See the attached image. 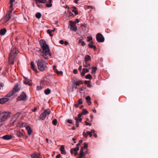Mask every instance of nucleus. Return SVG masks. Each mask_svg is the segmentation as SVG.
<instances>
[{
    "label": "nucleus",
    "mask_w": 158,
    "mask_h": 158,
    "mask_svg": "<svg viewBox=\"0 0 158 158\" xmlns=\"http://www.w3.org/2000/svg\"><path fill=\"white\" fill-rule=\"evenodd\" d=\"M40 46L43 49V53L46 56L49 53V49L48 45L47 44L46 42L44 40H41L40 41ZM43 56H44V58L46 60L48 59L49 58L48 56H44V55Z\"/></svg>",
    "instance_id": "nucleus-1"
},
{
    "label": "nucleus",
    "mask_w": 158,
    "mask_h": 158,
    "mask_svg": "<svg viewBox=\"0 0 158 158\" xmlns=\"http://www.w3.org/2000/svg\"><path fill=\"white\" fill-rule=\"evenodd\" d=\"M38 69L40 71L43 72L47 68V63L41 59H39L37 61Z\"/></svg>",
    "instance_id": "nucleus-2"
},
{
    "label": "nucleus",
    "mask_w": 158,
    "mask_h": 158,
    "mask_svg": "<svg viewBox=\"0 0 158 158\" xmlns=\"http://www.w3.org/2000/svg\"><path fill=\"white\" fill-rule=\"evenodd\" d=\"M18 53V50L15 47H12L11 48L9 56L16 57Z\"/></svg>",
    "instance_id": "nucleus-3"
},
{
    "label": "nucleus",
    "mask_w": 158,
    "mask_h": 158,
    "mask_svg": "<svg viewBox=\"0 0 158 158\" xmlns=\"http://www.w3.org/2000/svg\"><path fill=\"white\" fill-rule=\"evenodd\" d=\"M27 95L26 93L23 92L20 96L17 98V100L18 101H25L26 99Z\"/></svg>",
    "instance_id": "nucleus-4"
},
{
    "label": "nucleus",
    "mask_w": 158,
    "mask_h": 158,
    "mask_svg": "<svg viewBox=\"0 0 158 158\" xmlns=\"http://www.w3.org/2000/svg\"><path fill=\"white\" fill-rule=\"evenodd\" d=\"M96 40L99 42H103L104 41V38L103 35L101 33H98L96 36Z\"/></svg>",
    "instance_id": "nucleus-5"
},
{
    "label": "nucleus",
    "mask_w": 158,
    "mask_h": 158,
    "mask_svg": "<svg viewBox=\"0 0 158 158\" xmlns=\"http://www.w3.org/2000/svg\"><path fill=\"white\" fill-rule=\"evenodd\" d=\"M12 10H10L6 13L5 17L4 18V20L5 22L8 21L11 18V14L12 12Z\"/></svg>",
    "instance_id": "nucleus-6"
},
{
    "label": "nucleus",
    "mask_w": 158,
    "mask_h": 158,
    "mask_svg": "<svg viewBox=\"0 0 158 158\" xmlns=\"http://www.w3.org/2000/svg\"><path fill=\"white\" fill-rule=\"evenodd\" d=\"M89 70L88 69L83 68L82 70V71L81 72V75L82 77H83L85 75L86 73H88Z\"/></svg>",
    "instance_id": "nucleus-7"
},
{
    "label": "nucleus",
    "mask_w": 158,
    "mask_h": 158,
    "mask_svg": "<svg viewBox=\"0 0 158 158\" xmlns=\"http://www.w3.org/2000/svg\"><path fill=\"white\" fill-rule=\"evenodd\" d=\"M19 89L18 85L16 84L11 90L12 91H14V93L15 94L18 91Z\"/></svg>",
    "instance_id": "nucleus-8"
},
{
    "label": "nucleus",
    "mask_w": 158,
    "mask_h": 158,
    "mask_svg": "<svg viewBox=\"0 0 158 158\" xmlns=\"http://www.w3.org/2000/svg\"><path fill=\"white\" fill-rule=\"evenodd\" d=\"M20 114V113L18 112L15 114L13 117L12 118V120H13V124L15 122L16 120L18 118V117H19Z\"/></svg>",
    "instance_id": "nucleus-9"
},
{
    "label": "nucleus",
    "mask_w": 158,
    "mask_h": 158,
    "mask_svg": "<svg viewBox=\"0 0 158 158\" xmlns=\"http://www.w3.org/2000/svg\"><path fill=\"white\" fill-rule=\"evenodd\" d=\"M9 99L6 98H4L0 99V103L3 104L8 101Z\"/></svg>",
    "instance_id": "nucleus-10"
},
{
    "label": "nucleus",
    "mask_w": 158,
    "mask_h": 158,
    "mask_svg": "<svg viewBox=\"0 0 158 158\" xmlns=\"http://www.w3.org/2000/svg\"><path fill=\"white\" fill-rule=\"evenodd\" d=\"M24 83L25 84H27L29 85H32V83L31 81L29 80L27 78H25V80L24 81Z\"/></svg>",
    "instance_id": "nucleus-11"
},
{
    "label": "nucleus",
    "mask_w": 158,
    "mask_h": 158,
    "mask_svg": "<svg viewBox=\"0 0 158 158\" xmlns=\"http://www.w3.org/2000/svg\"><path fill=\"white\" fill-rule=\"evenodd\" d=\"M6 32V30L5 28H3L0 30V35H5Z\"/></svg>",
    "instance_id": "nucleus-12"
},
{
    "label": "nucleus",
    "mask_w": 158,
    "mask_h": 158,
    "mask_svg": "<svg viewBox=\"0 0 158 158\" xmlns=\"http://www.w3.org/2000/svg\"><path fill=\"white\" fill-rule=\"evenodd\" d=\"M2 138L4 140H9L12 138V136L9 135H6L2 136Z\"/></svg>",
    "instance_id": "nucleus-13"
},
{
    "label": "nucleus",
    "mask_w": 158,
    "mask_h": 158,
    "mask_svg": "<svg viewBox=\"0 0 158 158\" xmlns=\"http://www.w3.org/2000/svg\"><path fill=\"white\" fill-rule=\"evenodd\" d=\"M60 150L62 154H66V152L65 151L64 146V145H62L60 147Z\"/></svg>",
    "instance_id": "nucleus-14"
},
{
    "label": "nucleus",
    "mask_w": 158,
    "mask_h": 158,
    "mask_svg": "<svg viewBox=\"0 0 158 158\" xmlns=\"http://www.w3.org/2000/svg\"><path fill=\"white\" fill-rule=\"evenodd\" d=\"M70 29L71 30L74 31H76L77 29V27L76 26V25H70Z\"/></svg>",
    "instance_id": "nucleus-15"
},
{
    "label": "nucleus",
    "mask_w": 158,
    "mask_h": 158,
    "mask_svg": "<svg viewBox=\"0 0 158 158\" xmlns=\"http://www.w3.org/2000/svg\"><path fill=\"white\" fill-rule=\"evenodd\" d=\"M15 57H9V63L10 64H14V59H15Z\"/></svg>",
    "instance_id": "nucleus-16"
},
{
    "label": "nucleus",
    "mask_w": 158,
    "mask_h": 158,
    "mask_svg": "<svg viewBox=\"0 0 158 158\" xmlns=\"http://www.w3.org/2000/svg\"><path fill=\"white\" fill-rule=\"evenodd\" d=\"M83 66L85 67L88 68H90V64L89 63H88L87 61H84L83 62Z\"/></svg>",
    "instance_id": "nucleus-17"
},
{
    "label": "nucleus",
    "mask_w": 158,
    "mask_h": 158,
    "mask_svg": "<svg viewBox=\"0 0 158 158\" xmlns=\"http://www.w3.org/2000/svg\"><path fill=\"white\" fill-rule=\"evenodd\" d=\"M31 69L33 70L36 73L37 72V70L35 68V65H34V63L33 61H31Z\"/></svg>",
    "instance_id": "nucleus-18"
},
{
    "label": "nucleus",
    "mask_w": 158,
    "mask_h": 158,
    "mask_svg": "<svg viewBox=\"0 0 158 158\" xmlns=\"http://www.w3.org/2000/svg\"><path fill=\"white\" fill-rule=\"evenodd\" d=\"M79 147H76L70 150L71 154H73L74 152L77 151L79 150Z\"/></svg>",
    "instance_id": "nucleus-19"
},
{
    "label": "nucleus",
    "mask_w": 158,
    "mask_h": 158,
    "mask_svg": "<svg viewBox=\"0 0 158 158\" xmlns=\"http://www.w3.org/2000/svg\"><path fill=\"white\" fill-rule=\"evenodd\" d=\"M26 129L27 131V134L28 135H30L32 131L30 127L29 126H27Z\"/></svg>",
    "instance_id": "nucleus-20"
},
{
    "label": "nucleus",
    "mask_w": 158,
    "mask_h": 158,
    "mask_svg": "<svg viewBox=\"0 0 158 158\" xmlns=\"http://www.w3.org/2000/svg\"><path fill=\"white\" fill-rule=\"evenodd\" d=\"M86 99L88 105H90L91 103L90 97L89 96H87L86 97Z\"/></svg>",
    "instance_id": "nucleus-21"
},
{
    "label": "nucleus",
    "mask_w": 158,
    "mask_h": 158,
    "mask_svg": "<svg viewBox=\"0 0 158 158\" xmlns=\"http://www.w3.org/2000/svg\"><path fill=\"white\" fill-rule=\"evenodd\" d=\"M51 112L50 110L49 109H48L44 111L43 112L44 113H45V115L46 116L47 115H49Z\"/></svg>",
    "instance_id": "nucleus-22"
},
{
    "label": "nucleus",
    "mask_w": 158,
    "mask_h": 158,
    "mask_svg": "<svg viewBox=\"0 0 158 158\" xmlns=\"http://www.w3.org/2000/svg\"><path fill=\"white\" fill-rule=\"evenodd\" d=\"M14 94V91H12L11 90L8 94L6 95V97H10Z\"/></svg>",
    "instance_id": "nucleus-23"
},
{
    "label": "nucleus",
    "mask_w": 158,
    "mask_h": 158,
    "mask_svg": "<svg viewBox=\"0 0 158 158\" xmlns=\"http://www.w3.org/2000/svg\"><path fill=\"white\" fill-rule=\"evenodd\" d=\"M16 135L19 137H21L23 136V135L20 131H17L16 133Z\"/></svg>",
    "instance_id": "nucleus-24"
},
{
    "label": "nucleus",
    "mask_w": 158,
    "mask_h": 158,
    "mask_svg": "<svg viewBox=\"0 0 158 158\" xmlns=\"http://www.w3.org/2000/svg\"><path fill=\"white\" fill-rule=\"evenodd\" d=\"M84 59L85 61L87 62L88 61L90 60H91V57L87 55L85 57Z\"/></svg>",
    "instance_id": "nucleus-25"
},
{
    "label": "nucleus",
    "mask_w": 158,
    "mask_h": 158,
    "mask_svg": "<svg viewBox=\"0 0 158 158\" xmlns=\"http://www.w3.org/2000/svg\"><path fill=\"white\" fill-rule=\"evenodd\" d=\"M44 114H45V113H43L40 114V119L43 120L45 119L46 116Z\"/></svg>",
    "instance_id": "nucleus-26"
},
{
    "label": "nucleus",
    "mask_w": 158,
    "mask_h": 158,
    "mask_svg": "<svg viewBox=\"0 0 158 158\" xmlns=\"http://www.w3.org/2000/svg\"><path fill=\"white\" fill-rule=\"evenodd\" d=\"M83 83V82L82 80L78 81H76L75 82V84L77 86H79L80 84H82Z\"/></svg>",
    "instance_id": "nucleus-27"
},
{
    "label": "nucleus",
    "mask_w": 158,
    "mask_h": 158,
    "mask_svg": "<svg viewBox=\"0 0 158 158\" xmlns=\"http://www.w3.org/2000/svg\"><path fill=\"white\" fill-rule=\"evenodd\" d=\"M51 90L49 88H47L44 91V93L46 95H48L49 94L51 93Z\"/></svg>",
    "instance_id": "nucleus-28"
},
{
    "label": "nucleus",
    "mask_w": 158,
    "mask_h": 158,
    "mask_svg": "<svg viewBox=\"0 0 158 158\" xmlns=\"http://www.w3.org/2000/svg\"><path fill=\"white\" fill-rule=\"evenodd\" d=\"M31 158H40L39 156L36 154H32L31 156Z\"/></svg>",
    "instance_id": "nucleus-29"
},
{
    "label": "nucleus",
    "mask_w": 158,
    "mask_h": 158,
    "mask_svg": "<svg viewBox=\"0 0 158 158\" xmlns=\"http://www.w3.org/2000/svg\"><path fill=\"white\" fill-rule=\"evenodd\" d=\"M73 10H72V12L74 13L76 15H77L78 14V12L77 10H76L77 9V8L76 7L73 6Z\"/></svg>",
    "instance_id": "nucleus-30"
},
{
    "label": "nucleus",
    "mask_w": 158,
    "mask_h": 158,
    "mask_svg": "<svg viewBox=\"0 0 158 158\" xmlns=\"http://www.w3.org/2000/svg\"><path fill=\"white\" fill-rule=\"evenodd\" d=\"M35 17L37 19H39L41 17V14L40 12H37L35 14Z\"/></svg>",
    "instance_id": "nucleus-31"
},
{
    "label": "nucleus",
    "mask_w": 158,
    "mask_h": 158,
    "mask_svg": "<svg viewBox=\"0 0 158 158\" xmlns=\"http://www.w3.org/2000/svg\"><path fill=\"white\" fill-rule=\"evenodd\" d=\"M85 78L86 79H92L93 77L90 74H88L85 76Z\"/></svg>",
    "instance_id": "nucleus-32"
},
{
    "label": "nucleus",
    "mask_w": 158,
    "mask_h": 158,
    "mask_svg": "<svg viewBox=\"0 0 158 158\" xmlns=\"http://www.w3.org/2000/svg\"><path fill=\"white\" fill-rule=\"evenodd\" d=\"M92 73H95L96 72V71L97 70V68L96 67H92Z\"/></svg>",
    "instance_id": "nucleus-33"
},
{
    "label": "nucleus",
    "mask_w": 158,
    "mask_h": 158,
    "mask_svg": "<svg viewBox=\"0 0 158 158\" xmlns=\"http://www.w3.org/2000/svg\"><path fill=\"white\" fill-rule=\"evenodd\" d=\"M79 43H81L82 46H84L85 44V42L82 41V39H80L79 40Z\"/></svg>",
    "instance_id": "nucleus-34"
},
{
    "label": "nucleus",
    "mask_w": 158,
    "mask_h": 158,
    "mask_svg": "<svg viewBox=\"0 0 158 158\" xmlns=\"http://www.w3.org/2000/svg\"><path fill=\"white\" fill-rule=\"evenodd\" d=\"M57 120L55 119L52 121V124L54 126H56L57 124Z\"/></svg>",
    "instance_id": "nucleus-35"
},
{
    "label": "nucleus",
    "mask_w": 158,
    "mask_h": 158,
    "mask_svg": "<svg viewBox=\"0 0 158 158\" xmlns=\"http://www.w3.org/2000/svg\"><path fill=\"white\" fill-rule=\"evenodd\" d=\"M88 111H87L86 109H84L82 111V113H81V114H87L88 113Z\"/></svg>",
    "instance_id": "nucleus-36"
},
{
    "label": "nucleus",
    "mask_w": 158,
    "mask_h": 158,
    "mask_svg": "<svg viewBox=\"0 0 158 158\" xmlns=\"http://www.w3.org/2000/svg\"><path fill=\"white\" fill-rule=\"evenodd\" d=\"M47 32L48 34L50 36H53V35L52 34V31L51 30L48 29L47 30Z\"/></svg>",
    "instance_id": "nucleus-37"
},
{
    "label": "nucleus",
    "mask_w": 158,
    "mask_h": 158,
    "mask_svg": "<svg viewBox=\"0 0 158 158\" xmlns=\"http://www.w3.org/2000/svg\"><path fill=\"white\" fill-rule=\"evenodd\" d=\"M24 123L22 122H20L18 123V126L20 127H23V125Z\"/></svg>",
    "instance_id": "nucleus-38"
},
{
    "label": "nucleus",
    "mask_w": 158,
    "mask_h": 158,
    "mask_svg": "<svg viewBox=\"0 0 158 158\" xmlns=\"http://www.w3.org/2000/svg\"><path fill=\"white\" fill-rule=\"evenodd\" d=\"M84 146L82 147L84 149H85L87 148L88 147V144L86 143H84Z\"/></svg>",
    "instance_id": "nucleus-39"
},
{
    "label": "nucleus",
    "mask_w": 158,
    "mask_h": 158,
    "mask_svg": "<svg viewBox=\"0 0 158 158\" xmlns=\"http://www.w3.org/2000/svg\"><path fill=\"white\" fill-rule=\"evenodd\" d=\"M69 23H70V25H75L76 22L75 21H73L71 20L69 21Z\"/></svg>",
    "instance_id": "nucleus-40"
},
{
    "label": "nucleus",
    "mask_w": 158,
    "mask_h": 158,
    "mask_svg": "<svg viewBox=\"0 0 158 158\" xmlns=\"http://www.w3.org/2000/svg\"><path fill=\"white\" fill-rule=\"evenodd\" d=\"M85 154L80 153L79 155V156L77 158H82V157L84 156Z\"/></svg>",
    "instance_id": "nucleus-41"
},
{
    "label": "nucleus",
    "mask_w": 158,
    "mask_h": 158,
    "mask_svg": "<svg viewBox=\"0 0 158 158\" xmlns=\"http://www.w3.org/2000/svg\"><path fill=\"white\" fill-rule=\"evenodd\" d=\"M86 134H87V135H89L90 136V137H91L92 135V134H91V133L89 131H87L86 132Z\"/></svg>",
    "instance_id": "nucleus-42"
},
{
    "label": "nucleus",
    "mask_w": 158,
    "mask_h": 158,
    "mask_svg": "<svg viewBox=\"0 0 158 158\" xmlns=\"http://www.w3.org/2000/svg\"><path fill=\"white\" fill-rule=\"evenodd\" d=\"M87 41H89L92 40V38L91 36H89L87 37Z\"/></svg>",
    "instance_id": "nucleus-43"
},
{
    "label": "nucleus",
    "mask_w": 158,
    "mask_h": 158,
    "mask_svg": "<svg viewBox=\"0 0 158 158\" xmlns=\"http://www.w3.org/2000/svg\"><path fill=\"white\" fill-rule=\"evenodd\" d=\"M78 103L79 104H81L82 103V100L81 98L79 99L78 100Z\"/></svg>",
    "instance_id": "nucleus-44"
},
{
    "label": "nucleus",
    "mask_w": 158,
    "mask_h": 158,
    "mask_svg": "<svg viewBox=\"0 0 158 158\" xmlns=\"http://www.w3.org/2000/svg\"><path fill=\"white\" fill-rule=\"evenodd\" d=\"M83 149L84 148L82 147L80 149V153L85 154V153L83 152Z\"/></svg>",
    "instance_id": "nucleus-45"
},
{
    "label": "nucleus",
    "mask_w": 158,
    "mask_h": 158,
    "mask_svg": "<svg viewBox=\"0 0 158 158\" xmlns=\"http://www.w3.org/2000/svg\"><path fill=\"white\" fill-rule=\"evenodd\" d=\"M67 121V123L70 124H72L73 122L72 120L71 119H68Z\"/></svg>",
    "instance_id": "nucleus-46"
},
{
    "label": "nucleus",
    "mask_w": 158,
    "mask_h": 158,
    "mask_svg": "<svg viewBox=\"0 0 158 158\" xmlns=\"http://www.w3.org/2000/svg\"><path fill=\"white\" fill-rule=\"evenodd\" d=\"M37 90H39L42 89V87L40 86H37L36 87Z\"/></svg>",
    "instance_id": "nucleus-47"
},
{
    "label": "nucleus",
    "mask_w": 158,
    "mask_h": 158,
    "mask_svg": "<svg viewBox=\"0 0 158 158\" xmlns=\"http://www.w3.org/2000/svg\"><path fill=\"white\" fill-rule=\"evenodd\" d=\"M87 8L88 9H90V8H91L92 9H95V7H93L92 6H87Z\"/></svg>",
    "instance_id": "nucleus-48"
},
{
    "label": "nucleus",
    "mask_w": 158,
    "mask_h": 158,
    "mask_svg": "<svg viewBox=\"0 0 158 158\" xmlns=\"http://www.w3.org/2000/svg\"><path fill=\"white\" fill-rule=\"evenodd\" d=\"M83 135L86 138H87L88 135L87 134H86L85 133V132H83Z\"/></svg>",
    "instance_id": "nucleus-49"
},
{
    "label": "nucleus",
    "mask_w": 158,
    "mask_h": 158,
    "mask_svg": "<svg viewBox=\"0 0 158 158\" xmlns=\"http://www.w3.org/2000/svg\"><path fill=\"white\" fill-rule=\"evenodd\" d=\"M78 73V71L76 69H74L73 70V73L74 74H77Z\"/></svg>",
    "instance_id": "nucleus-50"
},
{
    "label": "nucleus",
    "mask_w": 158,
    "mask_h": 158,
    "mask_svg": "<svg viewBox=\"0 0 158 158\" xmlns=\"http://www.w3.org/2000/svg\"><path fill=\"white\" fill-rule=\"evenodd\" d=\"M77 80V78L76 77H74L72 79V81H73V83L75 84V81Z\"/></svg>",
    "instance_id": "nucleus-51"
},
{
    "label": "nucleus",
    "mask_w": 158,
    "mask_h": 158,
    "mask_svg": "<svg viewBox=\"0 0 158 158\" xmlns=\"http://www.w3.org/2000/svg\"><path fill=\"white\" fill-rule=\"evenodd\" d=\"M85 123L86 125L87 126H88V125L91 126V123L87 122L86 121H85Z\"/></svg>",
    "instance_id": "nucleus-52"
},
{
    "label": "nucleus",
    "mask_w": 158,
    "mask_h": 158,
    "mask_svg": "<svg viewBox=\"0 0 158 158\" xmlns=\"http://www.w3.org/2000/svg\"><path fill=\"white\" fill-rule=\"evenodd\" d=\"M77 120L79 121L80 122H81L82 120V118H80L77 117Z\"/></svg>",
    "instance_id": "nucleus-53"
},
{
    "label": "nucleus",
    "mask_w": 158,
    "mask_h": 158,
    "mask_svg": "<svg viewBox=\"0 0 158 158\" xmlns=\"http://www.w3.org/2000/svg\"><path fill=\"white\" fill-rule=\"evenodd\" d=\"M82 66L81 65L78 68V70L81 73V69H82Z\"/></svg>",
    "instance_id": "nucleus-54"
},
{
    "label": "nucleus",
    "mask_w": 158,
    "mask_h": 158,
    "mask_svg": "<svg viewBox=\"0 0 158 158\" xmlns=\"http://www.w3.org/2000/svg\"><path fill=\"white\" fill-rule=\"evenodd\" d=\"M80 104H79V103H76L74 104V106H75L77 108L78 107L79 105Z\"/></svg>",
    "instance_id": "nucleus-55"
},
{
    "label": "nucleus",
    "mask_w": 158,
    "mask_h": 158,
    "mask_svg": "<svg viewBox=\"0 0 158 158\" xmlns=\"http://www.w3.org/2000/svg\"><path fill=\"white\" fill-rule=\"evenodd\" d=\"M90 81H85V84H88V83H90Z\"/></svg>",
    "instance_id": "nucleus-56"
},
{
    "label": "nucleus",
    "mask_w": 158,
    "mask_h": 158,
    "mask_svg": "<svg viewBox=\"0 0 158 158\" xmlns=\"http://www.w3.org/2000/svg\"><path fill=\"white\" fill-rule=\"evenodd\" d=\"M13 6V4H10V5L9 6V8L10 9V10H13V9H12Z\"/></svg>",
    "instance_id": "nucleus-57"
},
{
    "label": "nucleus",
    "mask_w": 158,
    "mask_h": 158,
    "mask_svg": "<svg viewBox=\"0 0 158 158\" xmlns=\"http://www.w3.org/2000/svg\"><path fill=\"white\" fill-rule=\"evenodd\" d=\"M15 1V0H10V4H13V3Z\"/></svg>",
    "instance_id": "nucleus-58"
},
{
    "label": "nucleus",
    "mask_w": 158,
    "mask_h": 158,
    "mask_svg": "<svg viewBox=\"0 0 158 158\" xmlns=\"http://www.w3.org/2000/svg\"><path fill=\"white\" fill-rule=\"evenodd\" d=\"M59 43L61 44H64V41L63 40H61L60 41Z\"/></svg>",
    "instance_id": "nucleus-59"
},
{
    "label": "nucleus",
    "mask_w": 158,
    "mask_h": 158,
    "mask_svg": "<svg viewBox=\"0 0 158 158\" xmlns=\"http://www.w3.org/2000/svg\"><path fill=\"white\" fill-rule=\"evenodd\" d=\"M4 86V84L0 82V87H3Z\"/></svg>",
    "instance_id": "nucleus-60"
},
{
    "label": "nucleus",
    "mask_w": 158,
    "mask_h": 158,
    "mask_svg": "<svg viewBox=\"0 0 158 158\" xmlns=\"http://www.w3.org/2000/svg\"><path fill=\"white\" fill-rule=\"evenodd\" d=\"M82 115V114H81V113L79 114L78 115V117L79 118H81V117Z\"/></svg>",
    "instance_id": "nucleus-61"
},
{
    "label": "nucleus",
    "mask_w": 158,
    "mask_h": 158,
    "mask_svg": "<svg viewBox=\"0 0 158 158\" xmlns=\"http://www.w3.org/2000/svg\"><path fill=\"white\" fill-rule=\"evenodd\" d=\"M57 74L58 75H62L63 74V72L62 71H59Z\"/></svg>",
    "instance_id": "nucleus-62"
},
{
    "label": "nucleus",
    "mask_w": 158,
    "mask_h": 158,
    "mask_svg": "<svg viewBox=\"0 0 158 158\" xmlns=\"http://www.w3.org/2000/svg\"><path fill=\"white\" fill-rule=\"evenodd\" d=\"M60 156L61 155L60 154H58L56 156V158H60Z\"/></svg>",
    "instance_id": "nucleus-63"
},
{
    "label": "nucleus",
    "mask_w": 158,
    "mask_h": 158,
    "mask_svg": "<svg viewBox=\"0 0 158 158\" xmlns=\"http://www.w3.org/2000/svg\"><path fill=\"white\" fill-rule=\"evenodd\" d=\"M76 23H78L79 22V20L78 19H76L75 21Z\"/></svg>",
    "instance_id": "nucleus-64"
}]
</instances>
